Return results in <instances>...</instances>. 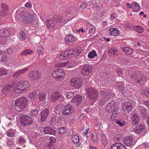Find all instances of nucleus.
I'll list each match as a JSON object with an SVG mask.
<instances>
[{"instance_id": "obj_60", "label": "nucleus", "mask_w": 149, "mask_h": 149, "mask_svg": "<svg viewBox=\"0 0 149 149\" xmlns=\"http://www.w3.org/2000/svg\"><path fill=\"white\" fill-rule=\"evenodd\" d=\"M49 139L51 141L50 142H52L53 143H54L56 141V138L54 137L51 136L50 137Z\"/></svg>"}, {"instance_id": "obj_30", "label": "nucleus", "mask_w": 149, "mask_h": 149, "mask_svg": "<svg viewBox=\"0 0 149 149\" xmlns=\"http://www.w3.org/2000/svg\"><path fill=\"white\" fill-rule=\"evenodd\" d=\"M87 29L88 32L91 33H93L95 31V29L94 27L92 26L90 23H88L87 25Z\"/></svg>"}, {"instance_id": "obj_11", "label": "nucleus", "mask_w": 149, "mask_h": 149, "mask_svg": "<svg viewBox=\"0 0 149 149\" xmlns=\"http://www.w3.org/2000/svg\"><path fill=\"white\" fill-rule=\"evenodd\" d=\"M61 95L60 93L57 91H55L50 96V99L51 101L53 102H55L60 98L59 99L60 100L61 99L63 100V97H61Z\"/></svg>"}, {"instance_id": "obj_33", "label": "nucleus", "mask_w": 149, "mask_h": 149, "mask_svg": "<svg viewBox=\"0 0 149 149\" xmlns=\"http://www.w3.org/2000/svg\"><path fill=\"white\" fill-rule=\"evenodd\" d=\"M72 53V52L74 54L78 55L81 52V49H80V47H78L76 48H74L72 49L71 50Z\"/></svg>"}, {"instance_id": "obj_44", "label": "nucleus", "mask_w": 149, "mask_h": 149, "mask_svg": "<svg viewBox=\"0 0 149 149\" xmlns=\"http://www.w3.org/2000/svg\"><path fill=\"white\" fill-rule=\"evenodd\" d=\"M38 112L37 109L32 110L31 113L30 115L31 116H36L38 114Z\"/></svg>"}, {"instance_id": "obj_45", "label": "nucleus", "mask_w": 149, "mask_h": 149, "mask_svg": "<svg viewBox=\"0 0 149 149\" xmlns=\"http://www.w3.org/2000/svg\"><path fill=\"white\" fill-rule=\"evenodd\" d=\"M98 139L97 134L96 133L93 134L91 136V140L93 141H96Z\"/></svg>"}, {"instance_id": "obj_6", "label": "nucleus", "mask_w": 149, "mask_h": 149, "mask_svg": "<svg viewBox=\"0 0 149 149\" xmlns=\"http://www.w3.org/2000/svg\"><path fill=\"white\" fill-rule=\"evenodd\" d=\"M87 95L92 100L96 99L97 97V94L96 90L92 88H88L86 90Z\"/></svg>"}, {"instance_id": "obj_32", "label": "nucleus", "mask_w": 149, "mask_h": 149, "mask_svg": "<svg viewBox=\"0 0 149 149\" xmlns=\"http://www.w3.org/2000/svg\"><path fill=\"white\" fill-rule=\"evenodd\" d=\"M97 56V53L94 50L90 52L88 55V57L90 58H93Z\"/></svg>"}, {"instance_id": "obj_34", "label": "nucleus", "mask_w": 149, "mask_h": 149, "mask_svg": "<svg viewBox=\"0 0 149 149\" xmlns=\"http://www.w3.org/2000/svg\"><path fill=\"white\" fill-rule=\"evenodd\" d=\"M71 139L73 142L74 143H78L79 141V137L78 135L74 136L72 137Z\"/></svg>"}, {"instance_id": "obj_43", "label": "nucleus", "mask_w": 149, "mask_h": 149, "mask_svg": "<svg viewBox=\"0 0 149 149\" xmlns=\"http://www.w3.org/2000/svg\"><path fill=\"white\" fill-rule=\"evenodd\" d=\"M59 133L60 134H63L66 132V128L64 127H62L58 129Z\"/></svg>"}, {"instance_id": "obj_5", "label": "nucleus", "mask_w": 149, "mask_h": 149, "mask_svg": "<svg viewBox=\"0 0 149 149\" xmlns=\"http://www.w3.org/2000/svg\"><path fill=\"white\" fill-rule=\"evenodd\" d=\"M70 81V84L77 88H79L82 86V80L81 79L78 77L71 79Z\"/></svg>"}, {"instance_id": "obj_10", "label": "nucleus", "mask_w": 149, "mask_h": 149, "mask_svg": "<svg viewBox=\"0 0 149 149\" xmlns=\"http://www.w3.org/2000/svg\"><path fill=\"white\" fill-rule=\"evenodd\" d=\"M50 109H45L43 110L41 113L40 121L42 122L46 121L47 118L50 111Z\"/></svg>"}, {"instance_id": "obj_61", "label": "nucleus", "mask_w": 149, "mask_h": 149, "mask_svg": "<svg viewBox=\"0 0 149 149\" xmlns=\"http://www.w3.org/2000/svg\"><path fill=\"white\" fill-rule=\"evenodd\" d=\"M7 52L9 54H11L13 52V49L11 48H8L7 49Z\"/></svg>"}, {"instance_id": "obj_29", "label": "nucleus", "mask_w": 149, "mask_h": 149, "mask_svg": "<svg viewBox=\"0 0 149 149\" xmlns=\"http://www.w3.org/2000/svg\"><path fill=\"white\" fill-rule=\"evenodd\" d=\"M10 33L7 29H1L0 30V36L3 37H6L9 36Z\"/></svg>"}, {"instance_id": "obj_27", "label": "nucleus", "mask_w": 149, "mask_h": 149, "mask_svg": "<svg viewBox=\"0 0 149 149\" xmlns=\"http://www.w3.org/2000/svg\"><path fill=\"white\" fill-rule=\"evenodd\" d=\"M109 31V33L111 36H116L118 35V30L116 28L113 29V28H110Z\"/></svg>"}, {"instance_id": "obj_47", "label": "nucleus", "mask_w": 149, "mask_h": 149, "mask_svg": "<svg viewBox=\"0 0 149 149\" xmlns=\"http://www.w3.org/2000/svg\"><path fill=\"white\" fill-rule=\"evenodd\" d=\"M142 94L146 96L149 97V89H147L143 90Z\"/></svg>"}, {"instance_id": "obj_9", "label": "nucleus", "mask_w": 149, "mask_h": 149, "mask_svg": "<svg viewBox=\"0 0 149 149\" xmlns=\"http://www.w3.org/2000/svg\"><path fill=\"white\" fill-rule=\"evenodd\" d=\"M132 108V104L130 101L125 103L122 106V109L126 113H128L131 111Z\"/></svg>"}, {"instance_id": "obj_35", "label": "nucleus", "mask_w": 149, "mask_h": 149, "mask_svg": "<svg viewBox=\"0 0 149 149\" xmlns=\"http://www.w3.org/2000/svg\"><path fill=\"white\" fill-rule=\"evenodd\" d=\"M25 37L26 35L25 33L22 31H20L19 36V39L22 40H24L25 39Z\"/></svg>"}, {"instance_id": "obj_7", "label": "nucleus", "mask_w": 149, "mask_h": 149, "mask_svg": "<svg viewBox=\"0 0 149 149\" xmlns=\"http://www.w3.org/2000/svg\"><path fill=\"white\" fill-rule=\"evenodd\" d=\"M41 76L40 72L38 71H33L29 74V78L32 81L39 79Z\"/></svg>"}, {"instance_id": "obj_58", "label": "nucleus", "mask_w": 149, "mask_h": 149, "mask_svg": "<svg viewBox=\"0 0 149 149\" xmlns=\"http://www.w3.org/2000/svg\"><path fill=\"white\" fill-rule=\"evenodd\" d=\"M106 92L104 90H101L100 94L104 98L105 96H106Z\"/></svg>"}, {"instance_id": "obj_31", "label": "nucleus", "mask_w": 149, "mask_h": 149, "mask_svg": "<svg viewBox=\"0 0 149 149\" xmlns=\"http://www.w3.org/2000/svg\"><path fill=\"white\" fill-rule=\"evenodd\" d=\"M6 55L5 53L0 51V61H3L5 60Z\"/></svg>"}, {"instance_id": "obj_21", "label": "nucleus", "mask_w": 149, "mask_h": 149, "mask_svg": "<svg viewBox=\"0 0 149 149\" xmlns=\"http://www.w3.org/2000/svg\"><path fill=\"white\" fill-rule=\"evenodd\" d=\"M145 128V125L141 124H139L134 129L135 132L137 134L140 133Z\"/></svg>"}, {"instance_id": "obj_17", "label": "nucleus", "mask_w": 149, "mask_h": 149, "mask_svg": "<svg viewBox=\"0 0 149 149\" xmlns=\"http://www.w3.org/2000/svg\"><path fill=\"white\" fill-rule=\"evenodd\" d=\"M15 85L16 87L14 91L17 93H22L24 92L25 91L24 90V88H22L20 85L19 82L15 83Z\"/></svg>"}, {"instance_id": "obj_63", "label": "nucleus", "mask_w": 149, "mask_h": 149, "mask_svg": "<svg viewBox=\"0 0 149 149\" xmlns=\"http://www.w3.org/2000/svg\"><path fill=\"white\" fill-rule=\"evenodd\" d=\"M54 111L55 113L58 114H59L60 113V109L57 108L54 109Z\"/></svg>"}, {"instance_id": "obj_62", "label": "nucleus", "mask_w": 149, "mask_h": 149, "mask_svg": "<svg viewBox=\"0 0 149 149\" xmlns=\"http://www.w3.org/2000/svg\"><path fill=\"white\" fill-rule=\"evenodd\" d=\"M7 12L3 11L2 10V11H1L0 12V15L4 17L7 14L6 13Z\"/></svg>"}, {"instance_id": "obj_2", "label": "nucleus", "mask_w": 149, "mask_h": 149, "mask_svg": "<svg viewBox=\"0 0 149 149\" xmlns=\"http://www.w3.org/2000/svg\"><path fill=\"white\" fill-rule=\"evenodd\" d=\"M36 13L33 11H31L25 15H22L19 18L20 21L23 23L29 24L32 22L36 19Z\"/></svg>"}, {"instance_id": "obj_20", "label": "nucleus", "mask_w": 149, "mask_h": 149, "mask_svg": "<svg viewBox=\"0 0 149 149\" xmlns=\"http://www.w3.org/2000/svg\"><path fill=\"white\" fill-rule=\"evenodd\" d=\"M20 85L22 88H24L25 91H27L29 89V81L26 80H22L20 83Z\"/></svg>"}, {"instance_id": "obj_22", "label": "nucleus", "mask_w": 149, "mask_h": 149, "mask_svg": "<svg viewBox=\"0 0 149 149\" xmlns=\"http://www.w3.org/2000/svg\"><path fill=\"white\" fill-rule=\"evenodd\" d=\"M110 149H127V148L122 144L116 143L111 146Z\"/></svg>"}, {"instance_id": "obj_41", "label": "nucleus", "mask_w": 149, "mask_h": 149, "mask_svg": "<svg viewBox=\"0 0 149 149\" xmlns=\"http://www.w3.org/2000/svg\"><path fill=\"white\" fill-rule=\"evenodd\" d=\"M1 8L3 11L8 12L9 10L8 6L4 3H2Z\"/></svg>"}, {"instance_id": "obj_57", "label": "nucleus", "mask_w": 149, "mask_h": 149, "mask_svg": "<svg viewBox=\"0 0 149 149\" xmlns=\"http://www.w3.org/2000/svg\"><path fill=\"white\" fill-rule=\"evenodd\" d=\"M37 49L38 51L39 54H41L42 52V51L43 50V48L41 46L38 47Z\"/></svg>"}, {"instance_id": "obj_38", "label": "nucleus", "mask_w": 149, "mask_h": 149, "mask_svg": "<svg viewBox=\"0 0 149 149\" xmlns=\"http://www.w3.org/2000/svg\"><path fill=\"white\" fill-rule=\"evenodd\" d=\"M7 73V71L3 68H0V77L1 76H4Z\"/></svg>"}, {"instance_id": "obj_19", "label": "nucleus", "mask_w": 149, "mask_h": 149, "mask_svg": "<svg viewBox=\"0 0 149 149\" xmlns=\"http://www.w3.org/2000/svg\"><path fill=\"white\" fill-rule=\"evenodd\" d=\"M46 23L47 27L49 28L50 31L55 27L56 26V22L54 21L47 20L46 21Z\"/></svg>"}, {"instance_id": "obj_51", "label": "nucleus", "mask_w": 149, "mask_h": 149, "mask_svg": "<svg viewBox=\"0 0 149 149\" xmlns=\"http://www.w3.org/2000/svg\"><path fill=\"white\" fill-rule=\"evenodd\" d=\"M86 3H83L79 8V10L80 11H82L86 8Z\"/></svg>"}, {"instance_id": "obj_56", "label": "nucleus", "mask_w": 149, "mask_h": 149, "mask_svg": "<svg viewBox=\"0 0 149 149\" xmlns=\"http://www.w3.org/2000/svg\"><path fill=\"white\" fill-rule=\"evenodd\" d=\"M101 141L102 143L104 144H105L107 142V140L106 139V138L104 136H102V137Z\"/></svg>"}, {"instance_id": "obj_37", "label": "nucleus", "mask_w": 149, "mask_h": 149, "mask_svg": "<svg viewBox=\"0 0 149 149\" xmlns=\"http://www.w3.org/2000/svg\"><path fill=\"white\" fill-rule=\"evenodd\" d=\"M39 100L42 101L46 98V95L44 93H40L38 95Z\"/></svg>"}, {"instance_id": "obj_48", "label": "nucleus", "mask_w": 149, "mask_h": 149, "mask_svg": "<svg viewBox=\"0 0 149 149\" xmlns=\"http://www.w3.org/2000/svg\"><path fill=\"white\" fill-rule=\"evenodd\" d=\"M74 93L73 92H69L66 94V96L68 99H70L74 95Z\"/></svg>"}, {"instance_id": "obj_4", "label": "nucleus", "mask_w": 149, "mask_h": 149, "mask_svg": "<svg viewBox=\"0 0 149 149\" xmlns=\"http://www.w3.org/2000/svg\"><path fill=\"white\" fill-rule=\"evenodd\" d=\"M52 75L58 81H60L63 79L65 74L64 71L63 70L58 69L53 71Z\"/></svg>"}, {"instance_id": "obj_46", "label": "nucleus", "mask_w": 149, "mask_h": 149, "mask_svg": "<svg viewBox=\"0 0 149 149\" xmlns=\"http://www.w3.org/2000/svg\"><path fill=\"white\" fill-rule=\"evenodd\" d=\"M46 146V148L48 149H52L54 148L53 143H52L51 142H49L47 143Z\"/></svg>"}, {"instance_id": "obj_23", "label": "nucleus", "mask_w": 149, "mask_h": 149, "mask_svg": "<svg viewBox=\"0 0 149 149\" xmlns=\"http://www.w3.org/2000/svg\"><path fill=\"white\" fill-rule=\"evenodd\" d=\"M147 80L146 76L141 75L139 77V79H138L136 82L139 85H143Z\"/></svg>"}, {"instance_id": "obj_54", "label": "nucleus", "mask_w": 149, "mask_h": 149, "mask_svg": "<svg viewBox=\"0 0 149 149\" xmlns=\"http://www.w3.org/2000/svg\"><path fill=\"white\" fill-rule=\"evenodd\" d=\"M55 20L56 21H55V22H56V23L58 22L59 23H63V19L61 17H60V18H57Z\"/></svg>"}, {"instance_id": "obj_28", "label": "nucleus", "mask_w": 149, "mask_h": 149, "mask_svg": "<svg viewBox=\"0 0 149 149\" xmlns=\"http://www.w3.org/2000/svg\"><path fill=\"white\" fill-rule=\"evenodd\" d=\"M123 51L126 54L130 55L133 52V50L132 49L128 47H121Z\"/></svg>"}, {"instance_id": "obj_53", "label": "nucleus", "mask_w": 149, "mask_h": 149, "mask_svg": "<svg viewBox=\"0 0 149 149\" xmlns=\"http://www.w3.org/2000/svg\"><path fill=\"white\" fill-rule=\"evenodd\" d=\"M36 93L37 92L36 91H34L32 93L29 95V96L31 98V100L32 99H33L35 97Z\"/></svg>"}, {"instance_id": "obj_40", "label": "nucleus", "mask_w": 149, "mask_h": 149, "mask_svg": "<svg viewBox=\"0 0 149 149\" xmlns=\"http://www.w3.org/2000/svg\"><path fill=\"white\" fill-rule=\"evenodd\" d=\"M133 8L134 11H137L139 9V6L136 3L134 2L132 4Z\"/></svg>"}, {"instance_id": "obj_49", "label": "nucleus", "mask_w": 149, "mask_h": 149, "mask_svg": "<svg viewBox=\"0 0 149 149\" xmlns=\"http://www.w3.org/2000/svg\"><path fill=\"white\" fill-rule=\"evenodd\" d=\"M109 52L113 54L115 56L117 55V50L116 49H110L109 51Z\"/></svg>"}, {"instance_id": "obj_42", "label": "nucleus", "mask_w": 149, "mask_h": 149, "mask_svg": "<svg viewBox=\"0 0 149 149\" xmlns=\"http://www.w3.org/2000/svg\"><path fill=\"white\" fill-rule=\"evenodd\" d=\"M92 7L94 8H99L101 6V5L100 3L96 2H94L92 4Z\"/></svg>"}, {"instance_id": "obj_59", "label": "nucleus", "mask_w": 149, "mask_h": 149, "mask_svg": "<svg viewBox=\"0 0 149 149\" xmlns=\"http://www.w3.org/2000/svg\"><path fill=\"white\" fill-rule=\"evenodd\" d=\"M31 53V52L30 51L26 50L22 53V54L24 55H26L28 54H30Z\"/></svg>"}, {"instance_id": "obj_12", "label": "nucleus", "mask_w": 149, "mask_h": 149, "mask_svg": "<svg viewBox=\"0 0 149 149\" xmlns=\"http://www.w3.org/2000/svg\"><path fill=\"white\" fill-rule=\"evenodd\" d=\"M72 53L71 50H67L64 52H63L59 56V59L61 60H65L68 58Z\"/></svg>"}, {"instance_id": "obj_39", "label": "nucleus", "mask_w": 149, "mask_h": 149, "mask_svg": "<svg viewBox=\"0 0 149 149\" xmlns=\"http://www.w3.org/2000/svg\"><path fill=\"white\" fill-rule=\"evenodd\" d=\"M12 87V85L7 84L3 88V91L6 92L8 91L9 92L11 89Z\"/></svg>"}, {"instance_id": "obj_64", "label": "nucleus", "mask_w": 149, "mask_h": 149, "mask_svg": "<svg viewBox=\"0 0 149 149\" xmlns=\"http://www.w3.org/2000/svg\"><path fill=\"white\" fill-rule=\"evenodd\" d=\"M105 99H101L99 101V104H105Z\"/></svg>"}, {"instance_id": "obj_13", "label": "nucleus", "mask_w": 149, "mask_h": 149, "mask_svg": "<svg viewBox=\"0 0 149 149\" xmlns=\"http://www.w3.org/2000/svg\"><path fill=\"white\" fill-rule=\"evenodd\" d=\"M56 129L53 127H47L44 128V132L45 134L54 135L56 133Z\"/></svg>"}, {"instance_id": "obj_3", "label": "nucleus", "mask_w": 149, "mask_h": 149, "mask_svg": "<svg viewBox=\"0 0 149 149\" xmlns=\"http://www.w3.org/2000/svg\"><path fill=\"white\" fill-rule=\"evenodd\" d=\"M20 124L22 125L28 126L31 125L33 122L32 118L29 116L21 115L19 117Z\"/></svg>"}, {"instance_id": "obj_25", "label": "nucleus", "mask_w": 149, "mask_h": 149, "mask_svg": "<svg viewBox=\"0 0 149 149\" xmlns=\"http://www.w3.org/2000/svg\"><path fill=\"white\" fill-rule=\"evenodd\" d=\"M132 119V124L133 125H136L140 121L139 116L136 114H134L131 117Z\"/></svg>"}, {"instance_id": "obj_52", "label": "nucleus", "mask_w": 149, "mask_h": 149, "mask_svg": "<svg viewBox=\"0 0 149 149\" xmlns=\"http://www.w3.org/2000/svg\"><path fill=\"white\" fill-rule=\"evenodd\" d=\"M141 76V75L139 74L138 73L136 75H134L133 76H132V77L134 79L135 81L136 82L137 80H138V79H139Z\"/></svg>"}, {"instance_id": "obj_1", "label": "nucleus", "mask_w": 149, "mask_h": 149, "mask_svg": "<svg viewBox=\"0 0 149 149\" xmlns=\"http://www.w3.org/2000/svg\"><path fill=\"white\" fill-rule=\"evenodd\" d=\"M27 102V99L24 97H22L16 99L15 102V110L18 112H21L26 106Z\"/></svg>"}, {"instance_id": "obj_26", "label": "nucleus", "mask_w": 149, "mask_h": 149, "mask_svg": "<svg viewBox=\"0 0 149 149\" xmlns=\"http://www.w3.org/2000/svg\"><path fill=\"white\" fill-rule=\"evenodd\" d=\"M28 70V68H24L22 69L21 70H19L17 72H16L13 75V76L14 78H17L19 76L21 75L23 73L25 72Z\"/></svg>"}, {"instance_id": "obj_16", "label": "nucleus", "mask_w": 149, "mask_h": 149, "mask_svg": "<svg viewBox=\"0 0 149 149\" xmlns=\"http://www.w3.org/2000/svg\"><path fill=\"white\" fill-rule=\"evenodd\" d=\"M65 40L66 43L71 45L74 43V37L71 34L65 36Z\"/></svg>"}, {"instance_id": "obj_24", "label": "nucleus", "mask_w": 149, "mask_h": 149, "mask_svg": "<svg viewBox=\"0 0 149 149\" xmlns=\"http://www.w3.org/2000/svg\"><path fill=\"white\" fill-rule=\"evenodd\" d=\"M140 112L141 117L143 119H146L148 115V110L147 109H142L141 110Z\"/></svg>"}, {"instance_id": "obj_36", "label": "nucleus", "mask_w": 149, "mask_h": 149, "mask_svg": "<svg viewBox=\"0 0 149 149\" xmlns=\"http://www.w3.org/2000/svg\"><path fill=\"white\" fill-rule=\"evenodd\" d=\"M134 29L135 31L139 33H141L143 31V28L139 26H136Z\"/></svg>"}, {"instance_id": "obj_14", "label": "nucleus", "mask_w": 149, "mask_h": 149, "mask_svg": "<svg viewBox=\"0 0 149 149\" xmlns=\"http://www.w3.org/2000/svg\"><path fill=\"white\" fill-rule=\"evenodd\" d=\"M133 138L132 136H129L125 137L123 140V142L125 146H130L133 143Z\"/></svg>"}, {"instance_id": "obj_18", "label": "nucleus", "mask_w": 149, "mask_h": 149, "mask_svg": "<svg viewBox=\"0 0 149 149\" xmlns=\"http://www.w3.org/2000/svg\"><path fill=\"white\" fill-rule=\"evenodd\" d=\"M92 69L91 66L85 65L84 66L82 70V74L83 75H87L91 72Z\"/></svg>"}, {"instance_id": "obj_15", "label": "nucleus", "mask_w": 149, "mask_h": 149, "mask_svg": "<svg viewBox=\"0 0 149 149\" xmlns=\"http://www.w3.org/2000/svg\"><path fill=\"white\" fill-rule=\"evenodd\" d=\"M82 99V97L79 95H76L72 99L71 102L74 103L77 105L81 104Z\"/></svg>"}, {"instance_id": "obj_8", "label": "nucleus", "mask_w": 149, "mask_h": 149, "mask_svg": "<svg viewBox=\"0 0 149 149\" xmlns=\"http://www.w3.org/2000/svg\"><path fill=\"white\" fill-rule=\"evenodd\" d=\"M74 108L70 104L65 105L63 108L62 113L64 115L68 116L73 112Z\"/></svg>"}, {"instance_id": "obj_50", "label": "nucleus", "mask_w": 149, "mask_h": 149, "mask_svg": "<svg viewBox=\"0 0 149 149\" xmlns=\"http://www.w3.org/2000/svg\"><path fill=\"white\" fill-rule=\"evenodd\" d=\"M115 122L118 125L120 126H122L124 125L125 124V121H121L119 120H117Z\"/></svg>"}, {"instance_id": "obj_55", "label": "nucleus", "mask_w": 149, "mask_h": 149, "mask_svg": "<svg viewBox=\"0 0 149 149\" xmlns=\"http://www.w3.org/2000/svg\"><path fill=\"white\" fill-rule=\"evenodd\" d=\"M116 72L118 75L119 76L121 75L122 73V71L121 69H117L116 70Z\"/></svg>"}]
</instances>
